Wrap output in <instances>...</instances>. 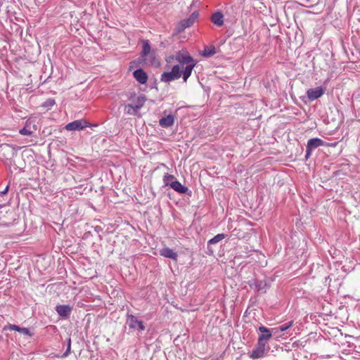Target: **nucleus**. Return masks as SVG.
<instances>
[{"label":"nucleus","instance_id":"f257e3e1","mask_svg":"<svg viewBox=\"0 0 360 360\" xmlns=\"http://www.w3.org/2000/svg\"><path fill=\"white\" fill-rule=\"evenodd\" d=\"M175 60L181 65H186V66L182 70L183 79L184 82H186L196 65V61H195L193 58L186 50L179 51L176 53Z\"/></svg>","mask_w":360,"mask_h":360},{"label":"nucleus","instance_id":"f03ea898","mask_svg":"<svg viewBox=\"0 0 360 360\" xmlns=\"http://www.w3.org/2000/svg\"><path fill=\"white\" fill-rule=\"evenodd\" d=\"M269 347L268 343L262 342L261 338L257 339V342L255 345L252 352L248 354V356L252 359H257L263 358L266 356L269 352Z\"/></svg>","mask_w":360,"mask_h":360},{"label":"nucleus","instance_id":"7ed1b4c3","mask_svg":"<svg viewBox=\"0 0 360 360\" xmlns=\"http://www.w3.org/2000/svg\"><path fill=\"white\" fill-rule=\"evenodd\" d=\"M182 75V70L179 65H175L172 67L170 72H164L161 75L160 81L167 83L179 79Z\"/></svg>","mask_w":360,"mask_h":360},{"label":"nucleus","instance_id":"20e7f679","mask_svg":"<svg viewBox=\"0 0 360 360\" xmlns=\"http://www.w3.org/2000/svg\"><path fill=\"white\" fill-rule=\"evenodd\" d=\"M198 17V13L193 12L188 18L184 19L179 22L175 27L176 34H179L184 31L187 27H191Z\"/></svg>","mask_w":360,"mask_h":360},{"label":"nucleus","instance_id":"39448f33","mask_svg":"<svg viewBox=\"0 0 360 360\" xmlns=\"http://www.w3.org/2000/svg\"><path fill=\"white\" fill-rule=\"evenodd\" d=\"M127 323L129 328L143 331L146 329V326L142 321H140L133 314H127Z\"/></svg>","mask_w":360,"mask_h":360},{"label":"nucleus","instance_id":"423d86ee","mask_svg":"<svg viewBox=\"0 0 360 360\" xmlns=\"http://www.w3.org/2000/svg\"><path fill=\"white\" fill-rule=\"evenodd\" d=\"M38 127L36 124V120L32 118H29L25 124L22 129L19 131L21 135L30 136L37 130Z\"/></svg>","mask_w":360,"mask_h":360},{"label":"nucleus","instance_id":"0eeeda50","mask_svg":"<svg viewBox=\"0 0 360 360\" xmlns=\"http://www.w3.org/2000/svg\"><path fill=\"white\" fill-rule=\"evenodd\" d=\"M89 126V123L83 120H77L72 122L68 123L65 129L68 131H76L83 129Z\"/></svg>","mask_w":360,"mask_h":360},{"label":"nucleus","instance_id":"6e6552de","mask_svg":"<svg viewBox=\"0 0 360 360\" xmlns=\"http://www.w3.org/2000/svg\"><path fill=\"white\" fill-rule=\"evenodd\" d=\"M249 286L255 291L261 292L265 289L266 282L264 280L251 279L248 282Z\"/></svg>","mask_w":360,"mask_h":360},{"label":"nucleus","instance_id":"1a4fd4ad","mask_svg":"<svg viewBox=\"0 0 360 360\" xmlns=\"http://www.w3.org/2000/svg\"><path fill=\"white\" fill-rule=\"evenodd\" d=\"M323 94L324 90L321 86L314 89H309L307 91V98L310 101H314L316 99H318L319 98L322 96Z\"/></svg>","mask_w":360,"mask_h":360},{"label":"nucleus","instance_id":"9d476101","mask_svg":"<svg viewBox=\"0 0 360 360\" xmlns=\"http://www.w3.org/2000/svg\"><path fill=\"white\" fill-rule=\"evenodd\" d=\"M227 235L224 233H219L214 236L212 238L208 240L207 248V253L210 255H212L214 253V250L211 248L212 245H215L218 243L219 242L221 241L223 239H224Z\"/></svg>","mask_w":360,"mask_h":360},{"label":"nucleus","instance_id":"9b49d317","mask_svg":"<svg viewBox=\"0 0 360 360\" xmlns=\"http://www.w3.org/2000/svg\"><path fill=\"white\" fill-rule=\"evenodd\" d=\"M133 76L136 80L141 84H145L148 78L147 73L141 68L136 70L133 72Z\"/></svg>","mask_w":360,"mask_h":360},{"label":"nucleus","instance_id":"f8f14e48","mask_svg":"<svg viewBox=\"0 0 360 360\" xmlns=\"http://www.w3.org/2000/svg\"><path fill=\"white\" fill-rule=\"evenodd\" d=\"M258 330L262 333L259 335L258 338H261L262 342L268 343L269 339L273 336L272 331L264 326H260Z\"/></svg>","mask_w":360,"mask_h":360},{"label":"nucleus","instance_id":"ddd939ff","mask_svg":"<svg viewBox=\"0 0 360 360\" xmlns=\"http://www.w3.org/2000/svg\"><path fill=\"white\" fill-rule=\"evenodd\" d=\"M72 308L68 304H59L56 307V311L58 314L61 317H68Z\"/></svg>","mask_w":360,"mask_h":360},{"label":"nucleus","instance_id":"4468645a","mask_svg":"<svg viewBox=\"0 0 360 360\" xmlns=\"http://www.w3.org/2000/svg\"><path fill=\"white\" fill-rule=\"evenodd\" d=\"M325 141L319 138H313L308 140L307 143V148L314 150L320 146H326Z\"/></svg>","mask_w":360,"mask_h":360},{"label":"nucleus","instance_id":"2eb2a0df","mask_svg":"<svg viewBox=\"0 0 360 360\" xmlns=\"http://www.w3.org/2000/svg\"><path fill=\"white\" fill-rule=\"evenodd\" d=\"M160 255L164 257L169 258L173 260H176L178 257L177 253L168 247L162 248L160 250Z\"/></svg>","mask_w":360,"mask_h":360},{"label":"nucleus","instance_id":"dca6fc26","mask_svg":"<svg viewBox=\"0 0 360 360\" xmlns=\"http://www.w3.org/2000/svg\"><path fill=\"white\" fill-rule=\"evenodd\" d=\"M174 123V116L172 115H168L166 117H162L159 120V124L162 127L168 128L172 127Z\"/></svg>","mask_w":360,"mask_h":360},{"label":"nucleus","instance_id":"f3484780","mask_svg":"<svg viewBox=\"0 0 360 360\" xmlns=\"http://www.w3.org/2000/svg\"><path fill=\"white\" fill-rule=\"evenodd\" d=\"M170 187L179 193L184 194L188 191V188L182 185L178 180L171 182Z\"/></svg>","mask_w":360,"mask_h":360},{"label":"nucleus","instance_id":"a211bd4d","mask_svg":"<svg viewBox=\"0 0 360 360\" xmlns=\"http://www.w3.org/2000/svg\"><path fill=\"white\" fill-rule=\"evenodd\" d=\"M211 20L214 25L221 27L224 25V15L219 11L215 12L212 15Z\"/></svg>","mask_w":360,"mask_h":360},{"label":"nucleus","instance_id":"6ab92c4d","mask_svg":"<svg viewBox=\"0 0 360 360\" xmlns=\"http://www.w3.org/2000/svg\"><path fill=\"white\" fill-rule=\"evenodd\" d=\"M9 329L11 330H15L26 335H31L30 331L27 328H20L17 325L8 324L4 328V330Z\"/></svg>","mask_w":360,"mask_h":360},{"label":"nucleus","instance_id":"aec40b11","mask_svg":"<svg viewBox=\"0 0 360 360\" xmlns=\"http://www.w3.org/2000/svg\"><path fill=\"white\" fill-rule=\"evenodd\" d=\"M216 53V48L213 45L207 46L204 48V50L201 52V56L205 58H209L214 56Z\"/></svg>","mask_w":360,"mask_h":360},{"label":"nucleus","instance_id":"412c9836","mask_svg":"<svg viewBox=\"0 0 360 360\" xmlns=\"http://www.w3.org/2000/svg\"><path fill=\"white\" fill-rule=\"evenodd\" d=\"M142 58H144L145 61L148 60L151 65H158L160 64L159 60L156 58L155 52L154 51L150 52V54H148V56Z\"/></svg>","mask_w":360,"mask_h":360},{"label":"nucleus","instance_id":"4be33fe9","mask_svg":"<svg viewBox=\"0 0 360 360\" xmlns=\"http://www.w3.org/2000/svg\"><path fill=\"white\" fill-rule=\"evenodd\" d=\"M146 101L145 96H139L136 98L134 106V111H138L140 110L144 105Z\"/></svg>","mask_w":360,"mask_h":360},{"label":"nucleus","instance_id":"5701e85b","mask_svg":"<svg viewBox=\"0 0 360 360\" xmlns=\"http://www.w3.org/2000/svg\"><path fill=\"white\" fill-rule=\"evenodd\" d=\"M151 47L148 40L143 41V49L141 52V57H146L150 52H151Z\"/></svg>","mask_w":360,"mask_h":360},{"label":"nucleus","instance_id":"b1692460","mask_svg":"<svg viewBox=\"0 0 360 360\" xmlns=\"http://www.w3.org/2000/svg\"><path fill=\"white\" fill-rule=\"evenodd\" d=\"M176 180L174 175L165 174L163 176V182L165 186H169L172 181Z\"/></svg>","mask_w":360,"mask_h":360},{"label":"nucleus","instance_id":"393cba45","mask_svg":"<svg viewBox=\"0 0 360 360\" xmlns=\"http://www.w3.org/2000/svg\"><path fill=\"white\" fill-rule=\"evenodd\" d=\"M294 324L293 321H290L288 322H285L281 325H280L278 327V329H280V332H285L290 328H291Z\"/></svg>","mask_w":360,"mask_h":360},{"label":"nucleus","instance_id":"a878e982","mask_svg":"<svg viewBox=\"0 0 360 360\" xmlns=\"http://www.w3.org/2000/svg\"><path fill=\"white\" fill-rule=\"evenodd\" d=\"M124 112L128 115H136L137 111H134V106L133 104H127L124 107Z\"/></svg>","mask_w":360,"mask_h":360},{"label":"nucleus","instance_id":"bb28decb","mask_svg":"<svg viewBox=\"0 0 360 360\" xmlns=\"http://www.w3.org/2000/svg\"><path fill=\"white\" fill-rule=\"evenodd\" d=\"M55 104L56 102L54 99L49 98L43 103L42 106L51 109Z\"/></svg>","mask_w":360,"mask_h":360},{"label":"nucleus","instance_id":"cd10ccee","mask_svg":"<svg viewBox=\"0 0 360 360\" xmlns=\"http://www.w3.org/2000/svg\"><path fill=\"white\" fill-rule=\"evenodd\" d=\"M70 350H71V338H70V337H69L67 339V349L63 354L61 357H63V358L67 357L70 354Z\"/></svg>","mask_w":360,"mask_h":360},{"label":"nucleus","instance_id":"c85d7f7f","mask_svg":"<svg viewBox=\"0 0 360 360\" xmlns=\"http://www.w3.org/2000/svg\"><path fill=\"white\" fill-rule=\"evenodd\" d=\"M272 331L273 335L276 336V338H280L281 335L280 334V329H278V327L270 329Z\"/></svg>","mask_w":360,"mask_h":360},{"label":"nucleus","instance_id":"c756f323","mask_svg":"<svg viewBox=\"0 0 360 360\" xmlns=\"http://www.w3.org/2000/svg\"><path fill=\"white\" fill-rule=\"evenodd\" d=\"M312 151H313L312 150L306 147V154H305L306 159H308L311 156Z\"/></svg>","mask_w":360,"mask_h":360},{"label":"nucleus","instance_id":"7c9ffc66","mask_svg":"<svg viewBox=\"0 0 360 360\" xmlns=\"http://www.w3.org/2000/svg\"><path fill=\"white\" fill-rule=\"evenodd\" d=\"M8 189H9V186L7 185V186L5 188V189L0 192V195L6 194L8 191Z\"/></svg>","mask_w":360,"mask_h":360},{"label":"nucleus","instance_id":"2f4dec72","mask_svg":"<svg viewBox=\"0 0 360 360\" xmlns=\"http://www.w3.org/2000/svg\"><path fill=\"white\" fill-rule=\"evenodd\" d=\"M1 207H2V205H0V208H1Z\"/></svg>","mask_w":360,"mask_h":360}]
</instances>
